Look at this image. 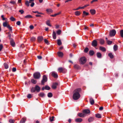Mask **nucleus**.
<instances>
[{
    "instance_id": "37998d69",
    "label": "nucleus",
    "mask_w": 123,
    "mask_h": 123,
    "mask_svg": "<svg viewBox=\"0 0 123 123\" xmlns=\"http://www.w3.org/2000/svg\"><path fill=\"white\" fill-rule=\"evenodd\" d=\"M4 66L6 69H7L8 68V65L6 63H5L4 64Z\"/></svg>"
},
{
    "instance_id": "e2e57ef3",
    "label": "nucleus",
    "mask_w": 123,
    "mask_h": 123,
    "mask_svg": "<svg viewBox=\"0 0 123 123\" xmlns=\"http://www.w3.org/2000/svg\"><path fill=\"white\" fill-rule=\"evenodd\" d=\"M16 68H13L12 69V71L13 72H15L16 71Z\"/></svg>"
},
{
    "instance_id": "603ef678",
    "label": "nucleus",
    "mask_w": 123,
    "mask_h": 123,
    "mask_svg": "<svg viewBox=\"0 0 123 123\" xmlns=\"http://www.w3.org/2000/svg\"><path fill=\"white\" fill-rule=\"evenodd\" d=\"M89 49L87 48H86L84 49V52L85 53H87Z\"/></svg>"
},
{
    "instance_id": "79ce46f5",
    "label": "nucleus",
    "mask_w": 123,
    "mask_h": 123,
    "mask_svg": "<svg viewBox=\"0 0 123 123\" xmlns=\"http://www.w3.org/2000/svg\"><path fill=\"white\" fill-rule=\"evenodd\" d=\"M31 82L33 83L34 84H35L37 82V81L36 80L34 79H31Z\"/></svg>"
},
{
    "instance_id": "72a5a7b5",
    "label": "nucleus",
    "mask_w": 123,
    "mask_h": 123,
    "mask_svg": "<svg viewBox=\"0 0 123 123\" xmlns=\"http://www.w3.org/2000/svg\"><path fill=\"white\" fill-rule=\"evenodd\" d=\"M100 43L101 44H103L104 43V41L103 39H100L99 40Z\"/></svg>"
},
{
    "instance_id": "4be33fe9",
    "label": "nucleus",
    "mask_w": 123,
    "mask_h": 123,
    "mask_svg": "<svg viewBox=\"0 0 123 123\" xmlns=\"http://www.w3.org/2000/svg\"><path fill=\"white\" fill-rule=\"evenodd\" d=\"M25 18H33V17L30 15H27L25 17Z\"/></svg>"
},
{
    "instance_id": "b1692460",
    "label": "nucleus",
    "mask_w": 123,
    "mask_h": 123,
    "mask_svg": "<svg viewBox=\"0 0 123 123\" xmlns=\"http://www.w3.org/2000/svg\"><path fill=\"white\" fill-rule=\"evenodd\" d=\"M90 102L91 104L92 105H93L94 104V100L92 98H91L90 99Z\"/></svg>"
},
{
    "instance_id": "dca6fc26",
    "label": "nucleus",
    "mask_w": 123,
    "mask_h": 123,
    "mask_svg": "<svg viewBox=\"0 0 123 123\" xmlns=\"http://www.w3.org/2000/svg\"><path fill=\"white\" fill-rule=\"evenodd\" d=\"M52 36H53V38L54 39H56V33L54 31H53Z\"/></svg>"
},
{
    "instance_id": "4c0bfd02",
    "label": "nucleus",
    "mask_w": 123,
    "mask_h": 123,
    "mask_svg": "<svg viewBox=\"0 0 123 123\" xmlns=\"http://www.w3.org/2000/svg\"><path fill=\"white\" fill-rule=\"evenodd\" d=\"M10 19L12 21H15L16 20L15 18L13 17L12 16L10 18Z\"/></svg>"
},
{
    "instance_id": "e433bc0d",
    "label": "nucleus",
    "mask_w": 123,
    "mask_h": 123,
    "mask_svg": "<svg viewBox=\"0 0 123 123\" xmlns=\"http://www.w3.org/2000/svg\"><path fill=\"white\" fill-rule=\"evenodd\" d=\"M57 44L59 45H61L62 44V42H61V40H60V39H58V40H57Z\"/></svg>"
},
{
    "instance_id": "ddd939ff",
    "label": "nucleus",
    "mask_w": 123,
    "mask_h": 123,
    "mask_svg": "<svg viewBox=\"0 0 123 123\" xmlns=\"http://www.w3.org/2000/svg\"><path fill=\"white\" fill-rule=\"evenodd\" d=\"M43 38L42 36L38 37H37V40L39 42L42 41L43 40Z\"/></svg>"
},
{
    "instance_id": "3c124183",
    "label": "nucleus",
    "mask_w": 123,
    "mask_h": 123,
    "mask_svg": "<svg viewBox=\"0 0 123 123\" xmlns=\"http://www.w3.org/2000/svg\"><path fill=\"white\" fill-rule=\"evenodd\" d=\"M44 42L47 45H49V44L48 41L46 39H44Z\"/></svg>"
},
{
    "instance_id": "6e6d98bb",
    "label": "nucleus",
    "mask_w": 123,
    "mask_h": 123,
    "mask_svg": "<svg viewBox=\"0 0 123 123\" xmlns=\"http://www.w3.org/2000/svg\"><path fill=\"white\" fill-rule=\"evenodd\" d=\"M107 43L109 45H110L112 43V42L111 41L107 40Z\"/></svg>"
},
{
    "instance_id": "09e8293b",
    "label": "nucleus",
    "mask_w": 123,
    "mask_h": 123,
    "mask_svg": "<svg viewBox=\"0 0 123 123\" xmlns=\"http://www.w3.org/2000/svg\"><path fill=\"white\" fill-rule=\"evenodd\" d=\"M9 122L10 123H13L14 122V120L12 119H10Z\"/></svg>"
},
{
    "instance_id": "864d4df0",
    "label": "nucleus",
    "mask_w": 123,
    "mask_h": 123,
    "mask_svg": "<svg viewBox=\"0 0 123 123\" xmlns=\"http://www.w3.org/2000/svg\"><path fill=\"white\" fill-rule=\"evenodd\" d=\"M46 11L47 12H53L52 10L50 9H47L46 10Z\"/></svg>"
},
{
    "instance_id": "bb28decb",
    "label": "nucleus",
    "mask_w": 123,
    "mask_h": 123,
    "mask_svg": "<svg viewBox=\"0 0 123 123\" xmlns=\"http://www.w3.org/2000/svg\"><path fill=\"white\" fill-rule=\"evenodd\" d=\"M96 117L98 118H100L101 117V114H97L95 115Z\"/></svg>"
},
{
    "instance_id": "5fc2aeb1",
    "label": "nucleus",
    "mask_w": 123,
    "mask_h": 123,
    "mask_svg": "<svg viewBox=\"0 0 123 123\" xmlns=\"http://www.w3.org/2000/svg\"><path fill=\"white\" fill-rule=\"evenodd\" d=\"M36 40L35 38L34 37H32L31 39V40L32 41H34Z\"/></svg>"
},
{
    "instance_id": "c03bdc74",
    "label": "nucleus",
    "mask_w": 123,
    "mask_h": 123,
    "mask_svg": "<svg viewBox=\"0 0 123 123\" xmlns=\"http://www.w3.org/2000/svg\"><path fill=\"white\" fill-rule=\"evenodd\" d=\"M36 91L35 89V88L32 87L31 89V92H35Z\"/></svg>"
},
{
    "instance_id": "20e7f679",
    "label": "nucleus",
    "mask_w": 123,
    "mask_h": 123,
    "mask_svg": "<svg viewBox=\"0 0 123 123\" xmlns=\"http://www.w3.org/2000/svg\"><path fill=\"white\" fill-rule=\"evenodd\" d=\"M116 31L115 30L113 29L110 31V35L111 37L114 36L116 34Z\"/></svg>"
},
{
    "instance_id": "1a4fd4ad",
    "label": "nucleus",
    "mask_w": 123,
    "mask_h": 123,
    "mask_svg": "<svg viewBox=\"0 0 123 123\" xmlns=\"http://www.w3.org/2000/svg\"><path fill=\"white\" fill-rule=\"evenodd\" d=\"M65 70L66 71V69L64 68H60L58 69V71L59 72H62L63 73H64V70Z\"/></svg>"
},
{
    "instance_id": "680f3d73",
    "label": "nucleus",
    "mask_w": 123,
    "mask_h": 123,
    "mask_svg": "<svg viewBox=\"0 0 123 123\" xmlns=\"http://www.w3.org/2000/svg\"><path fill=\"white\" fill-rule=\"evenodd\" d=\"M19 12H20L21 14H22L24 12V11L23 10H19Z\"/></svg>"
},
{
    "instance_id": "2eb2a0df",
    "label": "nucleus",
    "mask_w": 123,
    "mask_h": 123,
    "mask_svg": "<svg viewBox=\"0 0 123 123\" xmlns=\"http://www.w3.org/2000/svg\"><path fill=\"white\" fill-rule=\"evenodd\" d=\"M78 115L79 117H84L85 116V115H84L83 113H79L78 114Z\"/></svg>"
},
{
    "instance_id": "f704fd0d",
    "label": "nucleus",
    "mask_w": 123,
    "mask_h": 123,
    "mask_svg": "<svg viewBox=\"0 0 123 123\" xmlns=\"http://www.w3.org/2000/svg\"><path fill=\"white\" fill-rule=\"evenodd\" d=\"M89 54L90 55H92L94 54V52L92 50H90L89 51Z\"/></svg>"
},
{
    "instance_id": "5701e85b",
    "label": "nucleus",
    "mask_w": 123,
    "mask_h": 123,
    "mask_svg": "<svg viewBox=\"0 0 123 123\" xmlns=\"http://www.w3.org/2000/svg\"><path fill=\"white\" fill-rule=\"evenodd\" d=\"M26 120V118H23L20 121V123H24Z\"/></svg>"
},
{
    "instance_id": "9b49d317",
    "label": "nucleus",
    "mask_w": 123,
    "mask_h": 123,
    "mask_svg": "<svg viewBox=\"0 0 123 123\" xmlns=\"http://www.w3.org/2000/svg\"><path fill=\"white\" fill-rule=\"evenodd\" d=\"M58 85V83H57L56 82L54 83L52 86V88L53 89H55L56 87V86Z\"/></svg>"
},
{
    "instance_id": "6e6552de",
    "label": "nucleus",
    "mask_w": 123,
    "mask_h": 123,
    "mask_svg": "<svg viewBox=\"0 0 123 123\" xmlns=\"http://www.w3.org/2000/svg\"><path fill=\"white\" fill-rule=\"evenodd\" d=\"M92 45L94 47H96L97 46V42L96 40H94L92 43Z\"/></svg>"
},
{
    "instance_id": "cd10ccee",
    "label": "nucleus",
    "mask_w": 123,
    "mask_h": 123,
    "mask_svg": "<svg viewBox=\"0 0 123 123\" xmlns=\"http://www.w3.org/2000/svg\"><path fill=\"white\" fill-rule=\"evenodd\" d=\"M83 17H84L85 15L87 16L89 14V13L88 12H86L85 11H83Z\"/></svg>"
},
{
    "instance_id": "2f4dec72",
    "label": "nucleus",
    "mask_w": 123,
    "mask_h": 123,
    "mask_svg": "<svg viewBox=\"0 0 123 123\" xmlns=\"http://www.w3.org/2000/svg\"><path fill=\"white\" fill-rule=\"evenodd\" d=\"M55 117L54 116H52V117H50L49 119L51 122H52L54 121V119Z\"/></svg>"
},
{
    "instance_id": "58836bf2",
    "label": "nucleus",
    "mask_w": 123,
    "mask_h": 123,
    "mask_svg": "<svg viewBox=\"0 0 123 123\" xmlns=\"http://www.w3.org/2000/svg\"><path fill=\"white\" fill-rule=\"evenodd\" d=\"M109 56L111 58H113V55L111 53H109L108 54Z\"/></svg>"
},
{
    "instance_id": "f3484780",
    "label": "nucleus",
    "mask_w": 123,
    "mask_h": 123,
    "mask_svg": "<svg viewBox=\"0 0 123 123\" xmlns=\"http://www.w3.org/2000/svg\"><path fill=\"white\" fill-rule=\"evenodd\" d=\"M58 56L60 57H62L63 55V53L61 52H59L57 53Z\"/></svg>"
},
{
    "instance_id": "de8ad7c7",
    "label": "nucleus",
    "mask_w": 123,
    "mask_h": 123,
    "mask_svg": "<svg viewBox=\"0 0 123 123\" xmlns=\"http://www.w3.org/2000/svg\"><path fill=\"white\" fill-rule=\"evenodd\" d=\"M8 25L7 24L6 22H4L3 23V25L4 27H7Z\"/></svg>"
},
{
    "instance_id": "4468645a",
    "label": "nucleus",
    "mask_w": 123,
    "mask_h": 123,
    "mask_svg": "<svg viewBox=\"0 0 123 123\" xmlns=\"http://www.w3.org/2000/svg\"><path fill=\"white\" fill-rule=\"evenodd\" d=\"M10 44L13 47L15 46V44L14 42L12 39H11L10 41Z\"/></svg>"
},
{
    "instance_id": "774afa93",
    "label": "nucleus",
    "mask_w": 123,
    "mask_h": 123,
    "mask_svg": "<svg viewBox=\"0 0 123 123\" xmlns=\"http://www.w3.org/2000/svg\"><path fill=\"white\" fill-rule=\"evenodd\" d=\"M3 48V46L2 44L0 45V51Z\"/></svg>"
},
{
    "instance_id": "338daca9",
    "label": "nucleus",
    "mask_w": 123,
    "mask_h": 123,
    "mask_svg": "<svg viewBox=\"0 0 123 123\" xmlns=\"http://www.w3.org/2000/svg\"><path fill=\"white\" fill-rule=\"evenodd\" d=\"M37 57L38 59H41L42 58V57L41 56H37Z\"/></svg>"
},
{
    "instance_id": "c756f323",
    "label": "nucleus",
    "mask_w": 123,
    "mask_h": 123,
    "mask_svg": "<svg viewBox=\"0 0 123 123\" xmlns=\"http://www.w3.org/2000/svg\"><path fill=\"white\" fill-rule=\"evenodd\" d=\"M39 96L42 97H43L45 96L43 92H41L39 94Z\"/></svg>"
},
{
    "instance_id": "f03ea898",
    "label": "nucleus",
    "mask_w": 123,
    "mask_h": 123,
    "mask_svg": "<svg viewBox=\"0 0 123 123\" xmlns=\"http://www.w3.org/2000/svg\"><path fill=\"white\" fill-rule=\"evenodd\" d=\"M86 61V59L84 57H82L81 58L80 60V62L81 64H84Z\"/></svg>"
},
{
    "instance_id": "a878e982",
    "label": "nucleus",
    "mask_w": 123,
    "mask_h": 123,
    "mask_svg": "<svg viewBox=\"0 0 123 123\" xmlns=\"http://www.w3.org/2000/svg\"><path fill=\"white\" fill-rule=\"evenodd\" d=\"M94 120V118L93 117H90L88 119V121L89 122H92Z\"/></svg>"
},
{
    "instance_id": "aec40b11",
    "label": "nucleus",
    "mask_w": 123,
    "mask_h": 123,
    "mask_svg": "<svg viewBox=\"0 0 123 123\" xmlns=\"http://www.w3.org/2000/svg\"><path fill=\"white\" fill-rule=\"evenodd\" d=\"M90 12L92 15H94L96 11L94 9H91L90 10Z\"/></svg>"
},
{
    "instance_id": "69168bd1",
    "label": "nucleus",
    "mask_w": 123,
    "mask_h": 123,
    "mask_svg": "<svg viewBox=\"0 0 123 123\" xmlns=\"http://www.w3.org/2000/svg\"><path fill=\"white\" fill-rule=\"evenodd\" d=\"M29 27L31 29H32L34 28V26L33 25H31Z\"/></svg>"
},
{
    "instance_id": "a211bd4d",
    "label": "nucleus",
    "mask_w": 123,
    "mask_h": 123,
    "mask_svg": "<svg viewBox=\"0 0 123 123\" xmlns=\"http://www.w3.org/2000/svg\"><path fill=\"white\" fill-rule=\"evenodd\" d=\"M82 119L81 118H78L75 119V121L77 122H82Z\"/></svg>"
},
{
    "instance_id": "0e129e2a",
    "label": "nucleus",
    "mask_w": 123,
    "mask_h": 123,
    "mask_svg": "<svg viewBox=\"0 0 123 123\" xmlns=\"http://www.w3.org/2000/svg\"><path fill=\"white\" fill-rule=\"evenodd\" d=\"M35 4L33 2H32L30 6H31V7H33L34 5Z\"/></svg>"
},
{
    "instance_id": "7c9ffc66",
    "label": "nucleus",
    "mask_w": 123,
    "mask_h": 123,
    "mask_svg": "<svg viewBox=\"0 0 123 123\" xmlns=\"http://www.w3.org/2000/svg\"><path fill=\"white\" fill-rule=\"evenodd\" d=\"M75 14L76 16H79L80 14V12L79 11H76L75 12Z\"/></svg>"
},
{
    "instance_id": "bf43d9fd",
    "label": "nucleus",
    "mask_w": 123,
    "mask_h": 123,
    "mask_svg": "<svg viewBox=\"0 0 123 123\" xmlns=\"http://www.w3.org/2000/svg\"><path fill=\"white\" fill-rule=\"evenodd\" d=\"M10 3L13 4H14L16 3V2L14 1H11L10 2Z\"/></svg>"
},
{
    "instance_id": "4d7b16f0",
    "label": "nucleus",
    "mask_w": 123,
    "mask_h": 123,
    "mask_svg": "<svg viewBox=\"0 0 123 123\" xmlns=\"http://www.w3.org/2000/svg\"><path fill=\"white\" fill-rule=\"evenodd\" d=\"M74 68L76 69H78L79 68V66L77 64L75 65L74 66Z\"/></svg>"
},
{
    "instance_id": "49530a36",
    "label": "nucleus",
    "mask_w": 123,
    "mask_h": 123,
    "mask_svg": "<svg viewBox=\"0 0 123 123\" xmlns=\"http://www.w3.org/2000/svg\"><path fill=\"white\" fill-rule=\"evenodd\" d=\"M56 32L57 34L59 35L61 33V31L60 30H59L57 31Z\"/></svg>"
},
{
    "instance_id": "412c9836",
    "label": "nucleus",
    "mask_w": 123,
    "mask_h": 123,
    "mask_svg": "<svg viewBox=\"0 0 123 123\" xmlns=\"http://www.w3.org/2000/svg\"><path fill=\"white\" fill-rule=\"evenodd\" d=\"M99 49L102 51L104 52L106 51V49L105 48L102 47H100Z\"/></svg>"
},
{
    "instance_id": "423d86ee",
    "label": "nucleus",
    "mask_w": 123,
    "mask_h": 123,
    "mask_svg": "<svg viewBox=\"0 0 123 123\" xmlns=\"http://www.w3.org/2000/svg\"><path fill=\"white\" fill-rule=\"evenodd\" d=\"M51 74L52 76L55 78H57L58 77L57 73L55 72H52L51 73Z\"/></svg>"
},
{
    "instance_id": "f257e3e1",
    "label": "nucleus",
    "mask_w": 123,
    "mask_h": 123,
    "mask_svg": "<svg viewBox=\"0 0 123 123\" xmlns=\"http://www.w3.org/2000/svg\"><path fill=\"white\" fill-rule=\"evenodd\" d=\"M80 91V88L74 90L73 96V98L74 100H77L80 98V95L79 92Z\"/></svg>"
},
{
    "instance_id": "c85d7f7f",
    "label": "nucleus",
    "mask_w": 123,
    "mask_h": 123,
    "mask_svg": "<svg viewBox=\"0 0 123 123\" xmlns=\"http://www.w3.org/2000/svg\"><path fill=\"white\" fill-rule=\"evenodd\" d=\"M61 13V12H59L57 13H56V14H55L54 15H51V16L53 17H55L56 16L60 14Z\"/></svg>"
},
{
    "instance_id": "a18cd8bd",
    "label": "nucleus",
    "mask_w": 123,
    "mask_h": 123,
    "mask_svg": "<svg viewBox=\"0 0 123 123\" xmlns=\"http://www.w3.org/2000/svg\"><path fill=\"white\" fill-rule=\"evenodd\" d=\"M33 13H37L38 14H43V13H42L41 12H39L38 11H33Z\"/></svg>"
},
{
    "instance_id": "c9c22d12",
    "label": "nucleus",
    "mask_w": 123,
    "mask_h": 123,
    "mask_svg": "<svg viewBox=\"0 0 123 123\" xmlns=\"http://www.w3.org/2000/svg\"><path fill=\"white\" fill-rule=\"evenodd\" d=\"M52 93L51 92H49L48 93V96L49 98H51L52 97Z\"/></svg>"
},
{
    "instance_id": "a19ab883",
    "label": "nucleus",
    "mask_w": 123,
    "mask_h": 123,
    "mask_svg": "<svg viewBox=\"0 0 123 123\" xmlns=\"http://www.w3.org/2000/svg\"><path fill=\"white\" fill-rule=\"evenodd\" d=\"M120 34L121 37L123 38V30H121L120 31Z\"/></svg>"
},
{
    "instance_id": "7ed1b4c3",
    "label": "nucleus",
    "mask_w": 123,
    "mask_h": 123,
    "mask_svg": "<svg viewBox=\"0 0 123 123\" xmlns=\"http://www.w3.org/2000/svg\"><path fill=\"white\" fill-rule=\"evenodd\" d=\"M41 75L40 73L38 72H36L33 74V76L34 78L36 79H38L40 77Z\"/></svg>"
},
{
    "instance_id": "393cba45",
    "label": "nucleus",
    "mask_w": 123,
    "mask_h": 123,
    "mask_svg": "<svg viewBox=\"0 0 123 123\" xmlns=\"http://www.w3.org/2000/svg\"><path fill=\"white\" fill-rule=\"evenodd\" d=\"M50 21L49 20H47L46 22V25L49 26H51V25L50 24Z\"/></svg>"
},
{
    "instance_id": "6ab92c4d",
    "label": "nucleus",
    "mask_w": 123,
    "mask_h": 123,
    "mask_svg": "<svg viewBox=\"0 0 123 123\" xmlns=\"http://www.w3.org/2000/svg\"><path fill=\"white\" fill-rule=\"evenodd\" d=\"M97 57L99 58H101L102 56L100 52H97L96 54Z\"/></svg>"
},
{
    "instance_id": "39448f33",
    "label": "nucleus",
    "mask_w": 123,
    "mask_h": 123,
    "mask_svg": "<svg viewBox=\"0 0 123 123\" xmlns=\"http://www.w3.org/2000/svg\"><path fill=\"white\" fill-rule=\"evenodd\" d=\"M47 78L46 76L45 75H44L43 77V80L41 81L42 84L44 85V83L47 81Z\"/></svg>"
},
{
    "instance_id": "052dcab7",
    "label": "nucleus",
    "mask_w": 123,
    "mask_h": 123,
    "mask_svg": "<svg viewBox=\"0 0 123 123\" xmlns=\"http://www.w3.org/2000/svg\"><path fill=\"white\" fill-rule=\"evenodd\" d=\"M21 22L20 21H18L16 23V24L18 25H20Z\"/></svg>"
},
{
    "instance_id": "0eeeda50",
    "label": "nucleus",
    "mask_w": 123,
    "mask_h": 123,
    "mask_svg": "<svg viewBox=\"0 0 123 123\" xmlns=\"http://www.w3.org/2000/svg\"><path fill=\"white\" fill-rule=\"evenodd\" d=\"M90 111L89 109H85L83 111V113L85 116L88 114L90 113Z\"/></svg>"
},
{
    "instance_id": "8fccbe9b",
    "label": "nucleus",
    "mask_w": 123,
    "mask_h": 123,
    "mask_svg": "<svg viewBox=\"0 0 123 123\" xmlns=\"http://www.w3.org/2000/svg\"><path fill=\"white\" fill-rule=\"evenodd\" d=\"M45 89L48 90H49L50 89V87L48 86H46L45 87Z\"/></svg>"
},
{
    "instance_id": "f8f14e48",
    "label": "nucleus",
    "mask_w": 123,
    "mask_h": 123,
    "mask_svg": "<svg viewBox=\"0 0 123 123\" xmlns=\"http://www.w3.org/2000/svg\"><path fill=\"white\" fill-rule=\"evenodd\" d=\"M35 88L36 91L38 92H39L40 90V88L38 86H36Z\"/></svg>"
},
{
    "instance_id": "ea45409f",
    "label": "nucleus",
    "mask_w": 123,
    "mask_h": 123,
    "mask_svg": "<svg viewBox=\"0 0 123 123\" xmlns=\"http://www.w3.org/2000/svg\"><path fill=\"white\" fill-rule=\"evenodd\" d=\"M25 4L27 6H30L29 2L28 0H26L25 1Z\"/></svg>"
},
{
    "instance_id": "13d9d810",
    "label": "nucleus",
    "mask_w": 123,
    "mask_h": 123,
    "mask_svg": "<svg viewBox=\"0 0 123 123\" xmlns=\"http://www.w3.org/2000/svg\"><path fill=\"white\" fill-rule=\"evenodd\" d=\"M28 98H31V95L30 94H29L27 96Z\"/></svg>"
},
{
    "instance_id": "473e14b6",
    "label": "nucleus",
    "mask_w": 123,
    "mask_h": 123,
    "mask_svg": "<svg viewBox=\"0 0 123 123\" xmlns=\"http://www.w3.org/2000/svg\"><path fill=\"white\" fill-rule=\"evenodd\" d=\"M117 46L116 45H114L113 47V49L115 51H116L117 50Z\"/></svg>"
},
{
    "instance_id": "9d476101",
    "label": "nucleus",
    "mask_w": 123,
    "mask_h": 123,
    "mask_svg": "<svg viewBox=\"0 0 123 123\" xmlns=\"http://www.w3.org/2000/svg\"><path fill=\"white\" fill-rule=\"evenodd\" d=\"M89 4H87V5H85L84 6H83L82 7H80L75 9H74V10H78L80 9H83L84 8H85V7L89 6Z\"/></svg>"
}]
</instances>
